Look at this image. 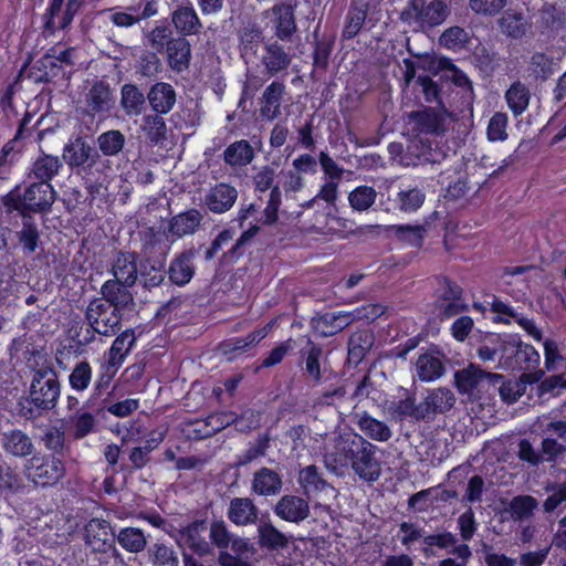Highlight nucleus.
I'll return each instance as SVG.
<instances>
[{
	"mask_svg": "<svg viewBox=\"0 0 566 566\" xmlns=\"http://www.w3.org/2000/svg\"><path fill=\"white\" fill-rule=\"evenodd\" d=\"M32 115L27 112L19 123L18 129L10 140L0 150V187L9 180L13 167L20 161L24 145L23 139L31 136L33 129H38L42 117L36 120L32 128H28Z\"/></svg>",
	"mask_w": 566,
	"mask_h": 566,
	"instance_id": "nucleus-9",
	"label": "nucleus"
},
{
	"mask_svg": "<svg viewBox=\"0 0 566 566\" xmlns=\"http://www.w3.org/2000/svg\"><path fill=\"white\" fill-rule=\"evenodd\" d=\"M41 441L44 448L50 451L49 454H55L64 459L70 451V446L66 442L65 429L63 426H49L43 431Z\"/></svg>",
	"mask_w": 566,
	"mask_h": 566,
	"instance_id": "nucleus-44",
	"label": "nucleus"
},
{
	"mask_svg": "<svg viewBox=\"0 0 566 566\" xmlns=\"http://www.w3.org/2000/svg\"><path fill=\"white\" fill-rule=\"evenodd\" d=\"M130 286L132 285L119 280H107L101 287L102 296L96 298L103 300V303L109 304V306L122 313L132 311L135 303L133 294L129 291Z\"/></svg>",
	"mask_w": 566,
	"mask_h": 566,
	"instance_id": "nucleus-16",
	"label": "nucleus"
},
{
	"mask_svg": "<svg viewBox=\"0 0 566 566\" xmlns=\"http://www.w3.org/2000/svg\"><path fill=\"white\" fill-rule=\"evenodd\" d=\"M275 34L280 40H289L296 31L294 9L290 4H280L273 9Z\"/></svg>",
	"mask_w": 566,
	"mask_h": 566,
	"instance_id": "nucleus-47",
	"label": "nucleus"
},
{
	"mask_svg": "<svg viewBox=\"0 0 566 566\" xmlns=\"http://www.w3.org/2000/svg\"><path fill=\"white\" fill-rule=\"evenodd\" d=\"M447 358L438 349L421 353L416 361V375L420 381L431 382L441 378L446 373Z\"/></svg>",
	"mask_w": 566,
	"mask_h": 566,
	"instance_id": "nucleus-18",
	"label": "nucleus"
},
{
	"mask_svg": "<svg viewBox=\"0 0 566 566\" xmlns=\"http://www.w3.org/2000/svg\"><path fill=\"white\" fill-rule=\"evenodd\" d=\"M1 446L7 454L14 458H27L34 454V443L31 437L21 429L3 432Z\"/></svg>",
	"mask_w": 566,
	"mask_h": 566,
	"instance_id": "nucleus-24",
	"label": "nucleus"
},
{
	"mask_svg": "<svg viewBox=\"0 0 566 566\" xmlns=\"http://www.w3.org/2000/svg\"><path fill=\"white\" fill-rule=\"evenodd\" d=\"M116 541L124 551L134 554L143 552L147 545L144 531L132 526L120 528L116 535Z\"/></svg>",
	"mask_w": 566,
	"mask_h": 566,
	"instance_id": "nucleus-52",
	"label": "nucleus"
},
{
	"mask_svg": "<svg viewBox=\"0 0 566 566\" xmlns=\"http://www.w3.org/2000/svg\"><path fill=\"white\" fill-rule=\"evenodd\" d=\"M377 191L371 186L360 185L348 193L349 207L356 212L369 210L376 202Z\"/></svg>",
	"mask_w": 566,
	"mask_h": 566,
	"instance_id": "nucleus-56",
	"label": "nucleus"
},
{
	"mask_svg": "<svg viewBox=\"0 0 566 566\" xmlns=\"http://www.w3.org/2000/svg\"><path fill=\"white\" fill-rule=\"evenodd\" d=\"M438 227L444 228L446 222L441 220L438 211H433L422 224H397L392 227V231L400 242L413 248H420L426 234L436 230Z\"/></svg>",
	"mask_w": 566,
	"mask_h": 566,
	"instance_id": "nucleus-13",
	"label": "nucleus"
},
{
	"mask_svg": "<svg viewBox=\"0 0 566 566\" xmlns=\"http://www.w3.org/2000/svg\"><path fill=\"white\" fill-rule=\"evenodd\" d=\"M207 531L208 518H196L179 530V542L200 557L210 555L212 547L207 541Z\"/></svg>",
	"mask_w": 566,
	"mask_h": 566,
	"instance_id": "nucleus-14",
	"label": "nucleus"
},
{
	"mask_svg": "<svg viewBox=\"0 0 566 566\" xmlns=\"http://www.w3.org/2000/svg\"><path fill=\"white\" fill-rule=\"evenodd\" d=\"M255 153L251 144L245 139L231 143L223 151V160L231 167H244L252 163Z\"/></svg>",
	"mask_w": 566,
	"mask_h": 566,
	"instance_id": "nucleus-41",
	"label": "nucleus"
},
{
	"mask_svg": "<svg viewBox=\"0 0 566 566\" xmlns=\"http://www.w3.org/2000/svg\"><path fill=\"white\" fill-rule=\"evenodd\" d=\"M408 149L409 153L416 158L413 165H439L448 157L446 150H443L438 145L433 147L431 142L424 139H420L417 143H413L408 147Z\"/></svg>",
	"mask_w": 566,
	"mask_h": 566,
	"instance_id": "nucleus-40",
	"label": "nucleus"
},
{
	"mask_svg": "<svg viewBox=\"0 0 566 566\" xmlns=\"http://www.w3.org/2000/svg\"><path fill=\"white\" fill-rule=\"evenodd\" d=\"M136 339L133 328H127L117 334L111 347L105 353V360L109 361V365L122 367L126 357L135 346Z\"/></svg>",
	"mask_w": 566,
	"mask_h": 566,
	"instance_id": "nucleus-34",
	"label": "nucleus"
},
{
	"mask_svg": "<svg viewBox=\"0 0 566 566\" xmlns=\"http://www.w3.org/2000/svg\"><path fill=\"white\" fill-rule=\"evenodd\" d=\"M476 355L484 363L497 360L495 367L506 371L534 370L522 374L521 380L525 384L538 382L544 375L538 368L539 353L533 345L523 342L520 334L490 333L476 348Z\"/></svg>",
	"mask_w": 566,
	"mask_h": 566,
	"instance_id": "nucleus-1",
	"label": "nucleus"
},
{
	"mask_svg": "<svg viewBox=\"0 0 566 566\" xmlns=\"http://www.w3.org/2000/svg\"><path fill=\"white\" fill-rule=\"evenodd\" d=\"M103 300H92L85 311V321L87 323V335L83 340L72 339L69 345V353L80 355L82 347L92 343L95 334L103 336L116 335L122 327V319L124 313L117 311L102 302Z\"/></svg>",
	"mask_w": 566,
	"mask_h": 566,
	"instance_id": "nucleus-5",
	"label": "nucleus"
},
{
	"mask_svg": "<svg viewBox=\"0 0 566 566\" xmlns=\"http://www.w3.org/2000/svg\"><path fill=\"white\" fill-rule=\"evenodd\" d=\"M470 42L468 32L458 25L446 29L440 35V44L451 51H459Z\"/></svg>",
	"mask_w": 566,
	"mask_h": 566,
	"instance_id": "nucleus-59",
	"label": "nucleus"
},
{
	"mask_svg": "<svg viewBox=\"0 0 566 566\" xmlns=\"http://www.w3.org/2000/svg\"><path fill=\"white\" fill-rule=\"evenodd\" d=\"M93 370L87 360L78 361L69 375L70 387L77 391H85L92 382Z\"/></svg>",
	"mask_w": 566,
	"mask_h": 566,
	"instance_id": "nucleus-58",
	"label": "nucleus"
},
{
	"mask_svg": "<svg viewBox=\"0 0 566 566\" xmlns=\"http://www.w3.org/2000/svg\"><path fill=\"white\" fill-rule=\"evenodd\" d=\"M63 158L69 167L82 177L88 193H99L107 179L104 164L97 150L84 137L71 139L64 146Z\"/></svg>",
	"mask_w": 566,
	"mask_h": 566,
	"instance_id": "nucleus-4",
	"label": "nucleus"
},
{
	"mask_svg": "<svg viewBox=\"0 0 566 566\" xmlns=\"http://www.w3.org/2000/svg\"><path fill=\"white\" fill-rule=\"evenodd\" d=\"M125 145V136L117 129H111L102 133L97 137V146L104 156L118 155Z\"/></svg>",
	"mask_w": 566,
	"mask_h": 566,
	"instance_id": "nucleus-57",
	"label": "nucleus"
},
{
	"mask_svg": "<svg viewBox=\"0 0 566 566\" xmlns=\"http://www.w3.org/2000/svg\"><path fill=\"white\" fill-rule=\"evenodd\" d=\"M171 23L178 35L191 36L201 33L200 18L190 0H180L170 12Z\"/></svg>",
	"mask_w": 566,
	"mask_h": 566,
	"instance_id": "nucleus-15",
	"label": "nucleus"
},
{
	"mask_svg": "<svg viewBox=\"0 0 566 566\" xmlns=\"http://www.w3.org/2000/svg\"><path fill=\"white\" fill-rule=\"evenodd\" d=\"M455 402L454 395L449 389H438L420 402L423 420L430 419L438 413H446Z\"/></svg>",
	"mask_w": 566,
	"mask_h": 566,
	"instance_id": "nucleus-37",
	"label": "nucleus"
},
{
	"mask_svg": "<svg viewBox=\"0 0 566 566\" xmlns=\"http://www.w3.org/2000/svg\"><path fill=\"white\" fill-rule=\"evenodd\" d=\"M109 531L108 521L93 517L84 526V541L94 552L105 553L112 546Z\"/></svg>",
	"mask_w": 566,
	"mask_h": 566,
	"instance_id": "nucleus-22",
	"label": "nucleus"
},
{
	"mask_svg": "<svg viewBox=\"0 0 566 566\" xmlns=\"http://www.w3.org/2000/svg\"><path fill=\"white\" fill-rule=\"evenodd\" d=\"M382 409L395 421H405L407 419L423 420L420 403H416L413 392L399 387L397 394L385 397Z\"/></svg>",
	"mask_w": 566,
	"mask_h": 566,
	"instance_id": "nucleus-12",
	"label": "nucleus"
},
{
	"mask_svg": "<svg viewBox=\"0 0 566 566\" xmlns=\"http://www.w3.org/2000/svg\"><path fill=\"white\" fill-rule=\"evenodd\" d=\"M56 191L52 184L32 181L21 191L15 186L1 198L8 212H18L19 216H32L31 213H46L55 201Z\"/></svg>",
	"mask_w": 566,
	"mask_h": 566,
	"instance_id": "nucleus-6",
	"label": "nucleus"
},
{
	"mask_svg": "<svg viewBox=\"0 0 566 566\" xmlns=\"http://www.w3.org/2000/svg\"><path fill=\"white\" fill-rule=\"evenodd\" d=\"M268 334L266 327L254 329L241 337H231L220 343V350L232 361L258 345Z\"/></svg>",
	"mask_w": 566,
	"mask_h": 566,
	"instance_id": "nucleus-20",
	"label": "nucleus"
},
{
	"mask_svg": "<svg viewBox=\"0 0 566 566\" xmlns=\"http://www.w3.org/2000/svg\"><path fill=\"white\" fill-rule=\"evenodd\" d=\"M167 275L165 260L161 258H145L139 262L138 277L142 284L147 287L159 286Z\"/></svg>",
	"mask_w": 566,
	"mask_h": 566,
	"instance_id": "nucleus-38",
	"label": "nucleus"
},
{
	"mask_svg": "<svg viewBox=\"0 0 566 566\" xmlns=\"http://www.w3.org/2000/svg\"><path fill=\"white\" fill-rule=\"evenodd\" d=\"M260 227L258 224H253L244 230L241 235L237 239L235 243L231 247L230 250L222 254L223 263H235L239 259L244 256L245 254H251L253 240L258 234Z\"/></svg>",
	"mask_w": 566,
	"mask_h": 566,
	"instance_id": "nucleus-43",
	"label": "nucleus"
},
{
	"mask_svg": "<svg viewBox=\"0 0 566 566\" xmlns=\"http://www.w3.org/2000/svg\"><path fill=\"white\" fill-rule=\"evenodd\" d=\"M353 322L348 312H326L312 319L313 329L323 337L334 336Z\"/></svg>",
	"mask_w": 566,
	"mask_h": 566,
	"instance_id": "nucleus-25",
	"label": "nucleus"
},
{
	"mask_svg": "<svg viewBox=\"0 0 566 566\" xmlns=\"http://www.w3.org/2000/svg\"><path fill=\"white\" fill-rule=\"evenodd\" d=\"M378 448L358 433L340 437L328 455L334 469H350L365 482H375L381 474Z\"/></svg>",
	"mask_w": 566,
	"mask_h": 566,
	"instance_id": "nucleus-2",
	"label": "nucleus"
},
{
	"mask_svg": "<svg viewBox=\"0 0 566 566\" xmlns=\"http://www.w3.org/2000/svg\"><path fill=\"white\" fill-rule=\"evenodd\" d=\"M448 14V6L443 0H409L400 19L407 23H418L422 28H433L443 23Z\"/></svg>",
	"mask_w": 566,
	"mask_h": 566,
	"instance_id": "nucleus-10",
	"label": "nucleus"
},
{
	"mask_svg": "<svg viewBox=\"0 0 566 566\" xmlns=\"http://www.w3.org/2000/svg\"><path fill=\"white\" fill-rule=\"evenodd\" d=\"M196 254L197 251L190 248L177 253L171 259L166 270L167 276L172 284L184 286L191 281L196 273Z\"/></svg>",
	"mask_w": 566,
	"mask_h": 566,
	"instance_id": "nucleus-17",
	"label": "nucleus"
},
{
	"mask_svg": "<svg viewBox=\"0 0 566 566\" xmlns=\"http://www.w3.org/2000/svg\"><path fill=\"white\" fill-rule=\"evenodd\" d=\"M237 199L238 190L235 187L227 182H219L207 192L205 203L209 211L220 214L229 211Z\"/></svg>",
	"mask_w": 566,
	"mask_h": 566,
	"instance_id": "nucleus-21",
	"label": "nucleus"
},
{
	"mask_svg": "<svg viewBox=\"0 0 566 566\" xmlns=\"http://www.w3.org/2000/svg\"><path fill=\"white\" fill-rule=\"evenodd\" d=\"M167 63L172 71L182 72L190 65L191 45L187 36L178 35L164 50Z\"/></svg>",
	"mask_w": 566,
	"mask_h": 566,
	"instance_id": "nucleus-30",
	"label": "nucleus"
},
{
	"mask_svg": "<svg viewBox=\"0 0 566 566\" xmlns=\"http://www.w3.org/2000/svg\"><path fill=\"white\" fill-rule=\"evenodd\" d=\"M373 346V335L368 331H359L348 339V361L358 365Z\"/></svg>",
	"mask_w": 566,
	"mask_h": 566,
	"instance_id": "nucleus-55",
	"label": "nucleus"
},
{
	"mask_svg": "<svg viewBox=\"0 0 566 566\" xmlns=\"http://www.w3.org/2000/svg\"><path fill=\"white\" fill-rule=\"evenodd\" d=\"M530 90L520 81L513 82L505 92V101L514 116L522 115L528 107Z\"/></svg>",
	"mask_w": 566,
	"mask_h": 566,
	"instance_id": "nucleus-50",
	"label": "nucleus"
},
{
	"mask_svg": "<svg viewBox=\"0 0 566 566\" xmlns=\"http://www.w3.org/2000/svg\"><path fill=\"white\" fill-rule=\"evenodd\" d=\"M145 104L146 97L136 84L126 83L120 87V106L126 115H140Z\"/></svg>",
	"mask_w": 566,
	"mask_h": 566,
	"instance_id": "nucleus-45",
	"label": "nucleus"
},
{
	"mask_svg": "<svg viewBox=\"0 0 566 566\" xmlns=\"http://www.w3.org/2000/svg\"><path fill=\"white\" fill-rule=\"evenodd\" d=\"M357 424L360 431L371 440L387 442L392 437V431L386 422L367 412L360 416Z\"/></svg>",
	"mask_w": 566,
	"mask_h": 566,
	"instance_id": "nucleus-48",
	"label": "nucleus"
},
{
	"mask_svg": "<svg viewBox=\"0 0 566 566\" xmlns=\"http://www.w3.org/2000/svg\"><path fill=\"white\" fill-rule=\"evenodd\" d=\"M308 502L297 495H283L274 507V513L281 520L290 523H301L310 515Z\"/></svg>",
	"mask_w": 566,
	"mask_h": 566,
	"instance_id": "nucleus-19",
	"label": "nucleus"
},
{
	"mask_svg": "<svg viewBox=\"0 0 566 566\" xmlns=\"http://www.w3.org/2000/svg\"><path fill=\"white\" fill-rule=\"evenodd\" d=\"M63 168V161L54 155L41 154L32 163L29 171V178L34 182L51 184Z\"/></svg>",
	"mask_w": 566,
	"mask_h": 566,
	"instance_id": "nucleus-23",
	"label": "nucleus"
},
{
	"mask_svg": "<svg viewBox=\"0 0 566 566\" xmlns=\"http://www.w3.org/2000/svg\"><path fill=\"white\" fill-rule=\"evenodd\" d=\"M282 489L281 475L269 468H261L253 474L252 491L262 496H271L280 493Z\"/></svg>",
	"mask_w": 566,
	"mask_h": 566,
	"instance_id": "nucleus-39",
	"label": "nucleus"
},
{
	"mask_svg": "<svg viewBox=\"0 0 566 566\" xmlns=\"http://www.w3.org/2000/svg\"><path fill=\"white\" fill-rule=\"evenodd\" d=\"M291 60L289 52L277 41L264 44L261 62L270 76L286 70Z\"/></svg>",
	"mask_w": 566,
	"mask_h": 566,
	"instance_id": "nucleus-28",
	"label": "nucleus"
},
{
	"mask_svg": "<svg viewBox=\"0 0 566 566\" xmlns=\"http://www.w3.org/2000/svg\"><path fill=\"white\" fill-rule=\"evenodd\" d=\"M238 39L242 59L253 61L264 40L262 29L255 23H248L239 29Z\"/></svg>",
	"mask_w": 566,
	"mask_h": 566,
	"instance_id": "nucleus-27",
	"label": "nucleus"
},
{
	"mask_svg": "<svg viewBox=\"0 0 566 566\" xmlns=\"http://www.w3.org/2000/svg\"><path fill=\"white\" fill-rule=\"evenodd\" d=\"M65 427L73 440H82L96 431L97 419L88 410H76L66 416Z\"/></svg>",
	"mask_w": 566,
	"mask_h": 566,
	"instance_id": "nucleus-29",
	"label": "nucleus"
},
{
	"mask_svg": "<svg viewBox=\"0 0 566 566\" xmlns=\"http://www.w3.org/2000/svg\"><path fill=\"white\" fill-rule=\"evenodd\" d=\"M155 566H178V557L172 547L164 543H155L148 551Z\"/></svg>",
	"mask_w": 566,
	"mask_h": 566,
	"instance_id": "nucleus-63",
	"label": "nucleus"
},
{
	"mask_svg": "<svg viewBox=\"0 0 566 566\" xmlns=\"http://www.w3.org/2000/svg\"><path fill=\"white\" fill-rule=\"evenodd\" d=\"M544 365L547 371H556L566 361V356L560 353L557 342L553 338H546L543 343Z\"/></svg>",
	"mask_w": 566,
	"mask_h": 566,
	"instance_id": "nucleus-64",
	"label": "nucleus"
},
{
	"mask_svg": "<svg viewBox=\"0 0 566 566\" xmlns=\"http://www.w3.org/2000/svg\"><path fill=\"white\" fill-rule=\"evenodd\" d=\"M24 488L23 479L17 469L7 463L0 464V491L6 494L18 493Z\"/></svg>",
	"mask_w": 566,
	"mask_h": 566,
	"instance_id": "nucleus-60",
	"label": "nucleus"
},
{
	"mask_svg": "<svg viewBox=\"0 0 566 566\" xmlns=\"http://www.w3.org/2000/svg\"><path fill=\"white\" fill-rule=\"evenodd\" d=\"M298 483L307 496L317 494L329 486L328 482L318 471V468L314 464L307 465L300 471Z\"/></svg>",
	"mask_w": 566,
	"mask_h": 566,
	"instance_id": "nucleus-53",
	"label": "nucleus"
},
{
	"mask_svg": "<svg viewBox=\"0 0 566 566\" xmlns=\"http://www.w3.org/2000/svg\"><path fill=\"white\" fill-rule=\"evenodd\" d=\"M371 13L349 3L342 29V40L349 41L356 38L363 30L366 19Z\"/></svg>",
	"mask_w": 566,
	"mask_h": 566,
	"instance_id": "nucleus-51",
	"label": "nucleus"
},
{
	"mask_svg": "<svg viewBox=\"0 0 566 566\" xmlns=\"http://www.w3.org/2000/svg\"><path fill=\"white\" fill-rule=\"evenodd\" d=\"M161 115L156 113L144 116L143 129L147 138L154 144H158L166 138L167 126Z\"/></svg>",
	"mask_w": 566,
	"mask_h": 566,
	"instance_id": "nucleus-61",
	"label": "nucleus"
},
{
	"mask_svg": "<svg viewBox=\"0 0 566 566\" xmlns=\"http://www.w3.org/2000/svg\"><path fill=\"white\" fill-rule=\"evenodd\" d=\"M415 129L421 134L440 135L444 132L442 117L432 108L411 112Z\"/></svg>",
	"mask_w": 566,
	"mask_h": 566,
	"instance_id": "nucleus-42",
	"label": "nucleus"
},
{
	"mask_svg": "<svg viewBox=\"0 0 566 566\" xmlns=\"http://www.w3.org/2000/svg\"><path fill=\"white\" fill-rule=\"evenodd\" d=\"M85 101L88 109L94 115L109 113L115 103L112 88L109 84L104 81L93 83L86 94Z\"/></svg>",
	"mask_w": 566,
	"mask_h": 566,
	"instance_id": "nucleus-26",
	"label": "nucleus"
},
{
	"mask_svg": "<svg viewBox=\"0 0 566 566\" xmlns=\"http://www.w3.org/2000/svg\"><path fill=\"white\" fill-rule=\"evenodd\" d=\"M322 355V347L315 344L311 338H307V348L300 352L301 359L305 364V371L315 384L322 381L319 363Z\"/></svg>",
	"mask_w": 566,
	"mask_h": 566,
	"instance_id": "nucleus-49",
	"label": "nucleus"
},
{
	"mask_svg": "<svg viewBox=\"0 0 566 566\" xmlns=\"http://www.w3.org/2000/svg\"><path fill=\"white\" fill-rule=\"evenodd\" d=\"M147 99L155 113L165 115L176 103V92L169 83L158 82L150 87Z\"/></svg>",
	"mask_w": 566,
	"mask_h": 566,
	"instance_id": "nucleus-33",
	"label": "nucleus"
},
{
	"mask_svg": "<svg viewBox=\"0 0 566 566\" xmlns=\"http://www.w3.org/2000/svg\"><path fill=\"white\" fill-rule=\"evenodd\" d=\"M28 479L40 488L60 483L66 474L65 462L55 454L34 453L24 464Z\"/></svg>",
	"mask_w": 566,
	"mask_h": 566,
	"instance_id": "nucleus-7",
	"label": "nucleus"
},
{
	"mask_svg": "<svg viewBox=\"0 0 566 566\" xmlns=\"http://www.w3.org/2000/svg\"><path fill=\"white\" fill-rule=\"evenodd\" d=\"M276 170L270 165L262 166L252 177L254 192L262 200V193L270 191L262 218L264 224H273L279 219V210L282 205V191L276 182Z\"/></svg>",
	"mask_w": 566,
	"mask_h": 566,
	"instance_id": "nucleus-8",
	"label": "nucleus"
},
{
	"mask_svg": "<svg viewBox=\"0 0 566 566\" xmlns=\"http://www.w3.org/2000/svg\"><path fill=\"white\" fill-rule=\"evenodd\" d=\"M202 214L196 208L188 209L174 216L168 224V232L172 237L182 238L195 233L200 227Z\"/></svg>",
	"mask_w": 566,
	"mask_h": 566,
	"instance_id": "nucleus-36",
	"label": "nucleus"
},
{
	"mask_svg": "<svg viewBox=\"0 0 566 566\" xmlns=\"http://www.w3.org/2000/svg\"><path fill=\"white\" fill-rule=\"evenodd\" d=\"M112 272L115 277L114 280L134 285L139 272L138 254L136 252L119 251L113 262Z\"/></svg>",
	"mask_w": 566,
	"mask_h": 566,
	"instance_id": "nucleus-31",
	"label": "nucleus"
},
{
	"mask_svg": "<svg viewBox=\"0 0 566 566\" xmlns=\"http://www.w3.org/2000/svg\"><path fill=\"white\" fill-rule=\"evenodd\" d=\"M426 195L418 188L400 190L397 193L396 205L403 212H413L424 202Z\"/></svg>",
	"mask_w": 566,
	"mask_h": 566,
	"instance_id": "nucleus-62",
	"label": "nucleus"
},
{
	"mask_svg": "<svg viewBox=\"0 0 566 566\" xmlns=\"http://www.w3.org/2000/svg\"><path fill=\"white\" fill-rule=\"evenodd\" d=\"M119 366L109 365V361L104 360L97 371L96 378L93 384V389L90 398L85 401L84 407L93 406V401L99 398L104 392H106L112 381L114 380L117 371L119 370Z\"/></svg>",
	"mask_w": 566,
	"mask_h": 566,
	"instance_id": "nucleus-46",
	"label": "nucleus"
},
{
	"mask_svg": "<svg viewBox=\"0 0 566 566\" xmlns=\"http://www.w3.org/2000/svg\"><path fill=\"white\" fill-rule=\"evenodd\" d=\"M21 224L12 231L8 239V245L4 248L7 251H19L23 256H32L38 249H40L41 231L39 224L33 216H20Z\"/></svg>",
	"mask_w": 566,
	"mask_h": 566,
	"instance_id": "nucleus-11",
	"label": "nucleus"
},
{
	"mask_svg": "<svg viewBox=\"0 0 566 566\" xmlns=\"http://www.w3.org/2000/svg\"><path fill=\"white\" fill-rule=\"evenodd\" d=\"M61 396V384L56 371L42 367L34 371L28 395L18 401V415L24 420L34 421L53 410Z\"/></svg>",
	"mask_w": 566,
	"mask_h": 566,
	"instance_id": "nucleus-3",
	"label": "nucleus"
},
{
	"mask_svg": "<svg viewBox=\"0 0 566 566\" xmlns=\"http://www.w3.org/2000/svg\"><path fill=\"white\" fill-rule=\"evenodd\" d=\"M228 518L238 526L254 524L259 510L249 497H233L228 507Z\"/></svg>",
	"mask_w": 566,
	"mask_h": 566,
	"instance_id": "nucleus-32",
	"label": "nucleus"
},
{
	"mask_svg": "<svg viewBox=\"0 0 566 566\" xmlns=\"http://www.w3.org/2000/svg\"><path fill=\"white\" fill-rule=\"evenodd\" d=\"M285 93V85L283 82L273 81L264 90L261 97L260 112L262 117L273 120L281 114V104Z\"/></svg>",
	"mask_w": 566,
	"mask_h": 566,
	"instance_id": "nucleus-35",
	"label": "nucleus"
},
{
	"mask_svg": "<svg viewBox=\"0 0 566 566\" xmlns=\"http://www.w3.org/2000/svg\"><path fill=\"white\" fill-rule=\"evenodd\" d=\"M259 545L268 551H279L287 547L289 538L273 524L264 523L259 526Z\"/></svg>",
	"mask_w": 566,
	"mask_h": 566,
	"instance_id": "nucleus-54",
	"label": "nucleus"
}]
</instances>
